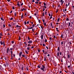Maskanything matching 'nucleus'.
Listing matches in <instances>:
<instances>
[{"mask_svg":"<svg viewBox=\"0 0 74 74\" xmlns=\"http://www.w3.org/2000/svg\"><path fill=\"white\" fill-rule=\"evenodd\" d=\"M28 47H31V45H30V44H28L27 45Z\"/></svg>","mask_w":74,"mask_h":74,"instance_id":"nucleus-15","label":"nucleus"},{"mask_svg":"<svg viewBox=\"0 0 74 74\" xmlns=\"http://www.w3.org/2000/svg\"><path fill=\"white\" fill-rule=\"evenodd\" d=\"M41 38L42 40V39H43V35L42 34L41 35Z\"/></svg>","mask_w":74,"mask_h":74,"instance_id":"nucleus-10","label":"nucleus"},{"mask_svg":"<svg viewBox=\"0 0 74 74\" xmlns=\"http://www.w3.org/2000/svg\"><path fill=\"white\" fill-rule=\"evenodd\" d=\"M7 53H8V51H9V48H7Z\"/></svg>","mask_w":74,"mask_h":74,"instance_id":"nucleus-9","label":"nucleus"},{"mask_svg":"<svg viewBox=\"0 0 74 74\" xmlns=\"http://www.w3.org/2000/svg\"><path fill=\"white\" fill-rule=\"evenodd\" d=\"M42 45H43V47H45V45L44 44H43Z\"/></svg>","mask_w":74,"mask_h":74,"instance_id":"nucleus-54","label":"nucleus"},{"mask_svg":"<svg viewBox=\"0 0 74 74\" xmlns=\"http://www.w3.org/2000/svg\"><path fill=\"white\" fill-rule=\"evenodd\" d=\"M52 15H51V17L50 18V19H52Z\"/></svg>","mask_w":74,"mask_h":74,"instance_id":"nucleus-33","label":"nucleus"},{"mask_svg":"<svg viewBox=\"0 0 74 74\" xmlns=\"http://www.w3.org/2000/svg\"><path fill=\"white\" fill-rule=\"evenodd\" d=\"M44 4L45 6H46V3H44Z\"/></svg>","mask_w":74,"mask_h":74,"instance_id":"nucleus-48","label":"nucleus"},{"mask_svg":"<svg viewBox=\"0 0 74 74\" xmlns=\"http://www.w3.org/2000/svg\"><path fill=\"white\" fill-rule=\"evenodd\" d=\"M56 31H57V32H59V31L58 30V28H56Z\"/></svg>","mask_w":74,"mask_h":74,"instance_id":"nucleus-13","label":"nucleus"},{"mask_svg":"<svg viewBox=\"0 0 74 74\" xmlns=\"http://www.w3.org/2000/svg\"><path fill=\"white\" fill-rule=\"evenodd\" d=\"M47 60V57H44V61H46Z\"/></svg>","mask_w":74,"mask_h":74,"instance_id":"nucleus-8","label":"nucleus"},{"mask_svg":"<svg viewBox=\"0 0 74 74\" xmlns=\"http://www.w3.org/2000/svg\"><path fill=\"white\" fill-rule=\"evenodd\" d=\"M19 40H21V37H20V36L19 37Z\"/></svg>","mask_w":74,"mask_h":74,"instance_id":"nucleus-62","label":"nucleus"},{"mask_svg":"<svg viewBox=\"0 0 74 74\" xmlns=\"http://www.w3.org/2000/svg\"><path fill=\"white\" fill-rule=\"evenodd\" d=\"M43 7L45 8H47V7L45 6H43Z\"/></svg>","mask_w":74,"mask_h":74,"instance_id":"nucleus-45","label":"nucleus"},{"mask_svg":"<svg viewBox=\"0 0 74 74\" xmlns=\"http://www.w3.org/2000/svg\"><path fill=\"white\" fill-rule=\"evenodd\" d=\"M69 18H66V21H69Z\"/></svg>","mask_w":74,"mask_h":74,"instance_id":"nucleus-38","label":"nucleus"},{"mask_svg":"<svg viewBox=\"0 0 74 74\" xmlns=\"http://www.w3.org/2000/svg\"><path fill=\"white\" fill-rule=\"evenodd\" d=\"M11 42H12V44H14V41H12Z\"/></svg>","mask_w":74,"mask_h":74,"instance_id":"nucleus-39","label":"nucleus"},{"mask_svg":"<svg viewBox=\"0 0 74 74\" xmlns=\"http://www.w3.org/2000/svg\"><path fill=\"white\" fill-rule=\"evenodd\" d=\"M4 59L5 60H7V59H6V58L5 57H4Z\"/></svg>","mask_w":74,"mask_h":74,"instance_id":"nucleus-50","label":"nucleus"},{"mask_svg":"<svg viewBox=\"0 0 74 74\" xmlns=\"http://www.w3.org/2000/svg\"><path fill=\"white\" fill-rule=\"evenodd\" d=\"M54 38H57L55 36H54L53 37Z\"/></svg>","mask_w":74,"mask_h":74,"instance_id":"nucleus-40","label":"nucleus"},{"mask_svg":"<svg viewBox=\"0 0 74 74\" xmlns=\"http://www.w3.org/2000/svg\"><path fill=\"white\" fill-rule=\"evenodd\" d=\"M6 65H7V66H8V63H6Z\"/></svg>","mask_w":74,"mask_h":74,"instance_id":"nucleus-58","label":"nucleus"},{"mask_svg":"<svg viewBox=\"0 0 74 74\" xmlns=\"http://www.w3.org/2000/svg\"><path fill=\"white\" fill-rule=\"evenodd\" d=\"M45 42H47V40L46 39H45Z\"/></svg>","mask_w":74,"mask_h":74,"instance_id":"nucleus-26","label":"nucleus"},{"mask_svg":"<svg viewBox=\"0 0 74 74\" xmlns=\"http://www.w3.org/2000/svg\"><path fill=\"white\" fill-rule=\"evenodd\" d=\"M26 70H27V71H29V69H28V68H27V67H26Z\"/></svg>","mask_w":74,"mask_h":74,"instance_id":"nucleus-42","label":"nucleus"},{"mask_svg":"<svg viewBox=\"0 0 74 74\" xmlns=\"http://www.w3.org/2000/svg\"><path fill=\"white\" fill-rule=\"evenodd\" d=\"M29 18L30 19H32V16H29Z\"/></svg>","mask_w":74,"mask_h":74,"instance_id":"nucleus-64","label":"nucleus"},{"mask_svg":"<svg viewBox=\"0 0 74 74\" xmlns=\"http://www.w3.org/2000/svg\"><path fill=\"white\" fill-rule=\"evenodd\" d=\"M17 5H18V6H20V4H19V3H17Z\"/></svg>","mask_w":74,"mask_h":74,"instance_id":"nucleus-30","label":"nucleus"},{"mask_svg":"<svg viewBox=\"0 0 74 74\" xmlns=\"http://www.w3.org/2000/svg\"><path fill=\"white\" fill-rule=\"evenodd\" d=\"M61 38H63V35H62V34H61Z\"/></svg>","mask_w":74,"mask_h":74,"instance_id":"nucleus-22","label":"nucleus"},{"mask_svg":"<svg viewBox=\"0 0 74 74\" xmlns=\"http://www.w3.org/2000/svg\"><path fill=\"white\" fill-rule=\"evenodd\" d=\"M60 55H62V52H60Z\"/></svg>","mask_w":74,"mask_h":74,"instance_id":"nucleus-53","label":"nucleus"},{"mask_svg":"<svg viewBox=\"0 0 74 74\" xmlns=\"http://www.w3.org/2000/svg\"><path fill=\"white\" fill-rule=\"evenodd\" d=\"M22 56H23V57H25V55H22Z\"/></svg>","mask_w":74,"mask_h":74,"instance_id":"nucleus-41","label":"nucleus"},{"mask_svg":"<svg viewBox=\"0 0 74 74\" xmlns=\"http://www.w3.org/2000/svg\"><path fill=\"white\" fill-rule=\"evenodd\" d=\"M44 14H45L43 12L42 14V16H44Z\"/></svg>","mask_w":74,"mask_h":74,"instance_id":"nucleus-46","label":"nucleus"},{"mask_svg":"<svg viewBox=\"0 0 74 74\" xmlns=\"http://www.w3.org/2000/svg\"><path fill=\"white\" fill-rule=\"evenodd\" d=\"M9 30H10V29H8V28L6 30L7 32H8V31H9Z\"/></svg>","mask_w":74,"mask_h":74,"instance_id":"nucleus-34","label":"nucleus"},{"mask_svg":"<svg viewBox=\"0 0 74 74\" xmlns=\"http://www.w3.org/2000/svg\"><path fill=\"white\" fill-rule=\"evenodd\" d=\"M22 52L21 51L19 53V56L21 57V55H22Z\"/></svg>","mask_w":74,"mask_h":74,"instance_id":"nucleus-7","label":"nucleus"},{"mask_svg":"<svg viewBox=\"0 0 74 74\" xmlns=\"http://www.w3.org/2000/svg\"><path fill=\"white\" fill-rule=\"evenodd\" d=\"M60 20V18H58V22H59V21Z\"/></svg>","mask_w":74,"mask_h":74,"instance_id":"nucleus-24","label":"nucleus"},{"mask_svg":"<svg viewBox=\"0 0 74 74\" xmlns=\"http://www.w3.org/2000/svg\"><path fill=\"white\" fill-rule=\"evenodd\" d=\"M25 52L27 54H28V51L27 50H25Z\"/></svg>","mask_w":74,"mask_h":74,"instance_id":"nucleus-14","label":"nucleus"},{"mask_svg":"<svg viewBox=\"0 0 74 74\" xmlns=\"http://www.w3.org/2000/svg\"><path fill=\"white\" fill-rule=\"evenodd\" d=\"M68 58L69 59H70V55L69 54L68 55Z\"/></svg>","mask_w":74,"mask_h":74,"instance_id":"nucleus-23","label":"nucleus"},{"mask_svg":"<svg viewBox=\"0 0 74 74\" xmlns=\"http://www.w3.org/2000/svg\"><path fill=\"white\" fill-rule=\"evenodd\" d=\"M47 12L45 11V15H47Z\"/></svg>","mask_w":74,"mask_h":74,"instance_id":"nucleus-61","label":"nucleus"},{"mask_svg":"<svg viewBox=\"0 0 74 74\" xmlns=\"http://www.w3.org/2000/svg\"><path fill=\"white\" fill-rule=\"evenodd\" d=\"M30 47H28L27 48V49L28 50H29L30 49Z\"/></svg>","mask_w":74,"mask_h":74,"instance_id":"nucleus-29","label":"nucleus"},{"mask_svg":"<svg viewBox=\"0 0 74 74\" xmlns=\"http://www.w3.org/2000/svg\"><path fill=\"white\" fill-rule=\"evenodd\" d=\"M13 49L14 50V49H15V47H13Z\"/></svg>","mask_w":74,"mask_h":74,"instance_id":"nucleus-59","label":"nucleus"},{"mask_svg":"<svg viewBox=\"0 0 74 74\" xmlns=\"http://www.w3.org/2000/svg\"><path fill=\"white\" fill-rule=\"evenodd\" d=\"M16 27H21V26H19L18 25H16Z\"/></svg>","mask_w":74,"mask_h":74,"instance_id":"nucleus-17","label":"nucleus"},{"mask_svg":"<svg viewBox=\"0 0 74 74\" xmlns=\"http://www.w3.org/2000/svg\"><path fill=\"white\" fill-rule=\"evenodd\" d=\"M60 3H61V5H62L64 3V1L63 0H60Z\"/></svg>","mask_w":74,"mask_h":74,"instance_id":"nucleus-4","label":"nucleus"},{"mask_svg":"<svg viewBox=\"0 0 74 74\" xmlns=\"http://www.w3.org/2000/svg\"><path fill=\"white\" fill-rule=\"evenodd\" d=\"M23 15H22V16L21 17V19H22V18H23Z\"/></svg>","mask_w":74,"mask_h":74,"instance_id":"nucleus-57","label":"nucleus"},{"mask_svg":"<svg viewBox=\"0 0 74 74\" xmlns=\"http://www.w3.org/2000/svg\"><path fill=\"white\" fill-rule=\"evenodd\" d=\"M32 42L33 41H32V40H30L28 42V44H32Z\"/></svg>","mask_w":74,"mask_h":74,"instance_id":"nucleus-3","label":"nucleus"},{"mask_svg":"<svg viewBox=\"0 0 74 74\" xmlns=\"http://www.w3.org/2000/svg\"><path fill=\"white\" fill-rule=\"evenodd\" d=\"M10 53H11V56L12 58V57H13L12 55H13V52L12 51H11Z\"/></svg>","mask_w":74,"mask_h":74,"instance_id":"nucleus-5","label":"nucleus"},{"mask_svg":"<svg viewBox=\"0 0 74 74\" xmlns=\"http://www.w3.org/2000/svg\"><path fill=\"white\" fill-rule=\"evenodd\" d=\"M27 39H28L29 40H30V39L29 37H28Z\"/></svg>","mask_w":74,"mask_h":74,"instance_id":"nucleus-44","label":"nucleus"},{"mask_svg":"<svg viewBox=\"0 0 74 74\" xmlns=\"http://www.w3.org/2000/svg\"><path fill=\"white\" fill-rule=\"evenodd\" d=\"M65 14H64L63 16H66V12H65Z\"/></svg>","mask_w":74,"mask_h":74,"instance_id":"nucleus-16","label":"nucleus"},{"mask_svg":"<svg viewBox=\"0 0 74 74\" xmlns=\"http://www.w3.org/2000/svg\"><path fill=\"white\" fill-rule=\"evenodd\" d=\"M3 65L4 66H5V67H6V66L5 64H4Z\"/></svg>","mask_w":74,"mask_h":74,"instance_id":"nucleus-18","label":"nucleus"},{"mask_svg":"<svg viewBox=\"0 0 74 74\" xmlns=\"http://www.w3.org/2000/svg\"><path fill=\"white\" fill-rule=\"evenodd\" d=\"M43 25H44V26H46V23H43Z\"/></svg>","mask_w":74,"mask_h":74,"instance_id":"nucleus-35","label":"nucleus"},{"mask_svg":"<svg viewBox=\"0 0 74 74\" xmlns=\"http://www.w3.org/2000/svg\"><path fill=\"white\" fill-rule=\"evenodd\" d=\"M12 8H13V10H14L15 9V8L14 6Z\"/></svg>","mask_w":74,"mask_h":74,"instance_id":"nucleus-52","label":"nucleus"},{"mask_svg":"<svg viewBox=\"0 0 74 74\" xmlns=\"http://www.w3.org/2000/svg\"><path fill=\"white\" fill-rule=\"evenodd\" d=\"M32 1L33 2H35V1L34 0H32Z\"/></svg>","mask_w":74,"mask_h":74,"instance_id":"nucleus-63","label":"nucleus"},{"mask_svg":"<svg viewBox=\"0 0 74 74\" xmlns=\"http://www.w3.org/2000/svg\"><path fill=\"white\" fill-rule=\"evenodd\" d=\"M42 21L43 23H44V20L42 19Z\"/></svg>","mask_w":74,"mask_h":74,"instance_id":"nucleus-60","label":"nucleus"},{"mask_svg":"<svg viewBox=\"0 0 74 74\" xmlns=\"http://www.w3.org/2000/svg\"><path fill=\"white\" fill-rule=\"evenodd\" d=\"M1 19L2 21H4V19H3V18L2 17L1 18Z\"/></svg>","mask_w":74,"mask_h":74,"instance_id":"nucleus-21","label":"nucleus"},{"mask_svg":"<svg viewBox=\"0 0 74 74\" xmlns=\"http://www.w3.org/2000/svg\"><path fill=\"white\" fill-rule=\"evenodd\" d=\"M10 49L11 51H12V50H14L13 49V48H10Z\"/></svg>","mask_w":74,"mask_h":74,"instance_id":"nucleus-27","label":"nucleus"},{"mask_svg":"<svg viewBox=\"0 0 74 74\" xmlns=\"http://www.w3.org/2000/svg\"><path fill=\"white\" fill-rule=\"evenodd\" d=\"M37 67H38V68L39 69H40V66H37Z\"/></svg>","mask_w":74,"mask_h":74,"instance_id":"nucleus-37","label":"nucleus"},{"mask_svg":"<svg viewBox=\"0 0 74 74\" xmlns=\"http://www.w3.org/2000/svg\"><path fill=\"white\" fill-rule=\"evenodd\" d=\"M3 28H5V24H3Z\"/></svg>","mask_w":74,"mask_h":74,"instance_id":"nucleus-31","label":"nucleus"},{"mask_svg":"<svg viewBox=\"0 0 74 74\" xmlns=\"http://www.w3.org/2000/svg\"><path fill=\"white\" fill-rule=\"evenodd\" d=\"M23 5V3H22L21 4V5Z\"/></svg>","mask_w":74,"mask_h":74,"instance_id":"nucleus-55","label":"nucleus"},{"mask_svg":"<svg viewBox=\"0 0 74 74\" xmlns=\"http://www.w3.org/2000/svg\"><path fill=\"white\" fill-rule=\"evenodd\" d=\"M71 25V24L70 23V22L69 23V26H70Z\"/></svg>","mask_w":74,"mask_h":74,"instance_id":"nucleus-47","label":"nucleus"},{"mask_svg":"<svg viewBox=\"0 0 74 74\" xmlns=\"http://www.w3.org/2000/svg\"><path fill=\"white\" fill-rule=\"evenodd\" d=\"M59 53L58 52L57 53V56H59Z\"/></svg>","mask_w":74,"mask_h":74,"instance_id":"nucleus-28","label":"nucleus"},{"mask_svg":"<svg viewBox=\"0 0 74 74\" xmlns=\"http://www.w3.org/2000/svg\"><path fill=\"white\" fill-rule=\"evenodd\" d=\"M8 26L9 27H11L12 26V23H10V24H8Z\"/></svg>","mask_w":74,"mask_h":74,"instance_id":"nucleus-6","label":"nucleus"},{"mask_svg":"<svg viewBox=\"0 0 74 74\" xmlns=\"http://www.w3.org/2000/svg\"><path fill=\"white\" fill-rule=\"evenodd\" d=\"M23 10H26V9L24 8H23V9H22V11H23Z\"/></svg>","mask_w":74,"mask_h":74,"instance_id":"nucleus-19","label":"nucleus"},{"mask_svg":"<svg viewBox=\"0 0 74 74\" xmlns=\"http://www.w3.org/2000/svg\"><path fill=\"white\" fill-rule=\"evenodd\" d=\"M49 40H52V38L51 37H50L49 38Z\"/></svg>","mask_w":74,"mask_h":74,"instance_id":"nucleus-49","label":"nucleus"},{"mask_svg":"<svg viewBox=\"0 0 74 74\" xmlns=\"http://www.w3.org/2000/svg\"><path fill=\"white\" fill-rule=\"evenodd\" d=\"M61 44L62 45V44H63V41H62L61 42Z\"/></svg>","mask_w":74,"mask_h":74,"instance_id":"nucleus-36","label":"nucleus"},{"mask_svg":"<svg viewBox=\"0 0 74 74\" xmlns=\"http://www.w3.org/2000/svg\"><path fill=\"white\" fill-rule=\"evenodd\" d=\"M0 43L1 45H3V42L2 41H0Z\"/></svg>","mask_w":74,"mask_h":74,"instance_id":"nucleus-11","label":"nucleus"},{"mask_svg":"<svg viewBox=\"0 0 74 74\" xmlns=\"http://www.w3.org/2000/svg\"><path fill=\"white\" fill-rule=\"evenodd\" d=\"M42 67L40 68V69L43 72L46 71L47 69L45 68V66L44 65H42Z\"/></svg>","mask_w":74,"mask_h":74,"instance_id":"nucleus-1","label":"nucleus"},{"mask_svg":"<svg viewBox=\"0 0 74 74\" xmlns=\"http://www.w3.org/2000/svg\"><path fill=\"white\" fill-rule=\"evenodd\" d=\"M42 52H43V53H44L45 52V51H44V50H42Z\"/></svg>","mask_w":74,"mask_h":74,"instance_id":"nucleus-51","label":"nucleus"},{"mask_svg":"<svg viewBox=\"0 0 74 74\" xmlns=\"http://www.w3.org/2000/svg\"><path fill=\"white\" fill-rule=\"evenodd\" d=\"M16 12L14 13V16H16Z\"/></svg>","mask_w":74,"mask_h":74,"instance_id":"nucleus-32","label":"nucleus"},{"mask_svg":"<svg viewBox=\"0 0 74 74\" xmlns=\"http://www.w3.org/2000/svg\"><path fill=\"white\" fill-rule=\"evenodd\" d=\"M13 19V18H11L10 19V21H11V20H12Z\"/></svg>","mask_w":74,"mask_h":74,"instance_id":"nucleus-43","label":"nucleus"},{"mask_svg":"<svg viewBox=\"0 0 74 74\" xmlns=\"http://www.w3.org/2000/svg\"><path fill=\"white\" fill-rule=\"evenodd\" d=\"M13 47H16V46L15 45H13Z\"/></svg>","mask_w":74,"mask_h":74,"instance_id":"nucleus-25","label":"nucleus"},{"mask_svg":"<svg viewBox=\"0 0 74 74\" xmlns=\"http://www.w3.org/2000/svg\"><path fill=\"white\" fill-rule=\"evenodd\" d=\"M70 5V2H67L66 3V6L67 8Z\"/></svg>","mask_w":74,"mask_h":74,"instance_id":"nucleus-2","label":"nucleus"},{"mask_svg":"<svg viewBox=\"0 0 74 74\" xmlns=\"http://www.w3.org/2000/svg\"><path fill=\"white\" fill-rule=\"evenodd\" d=\"M35 3H36V4H38V2H35Z\"/></svg>","mask_w":74,"mask_h":74,"instance_id":"nucleus-56","label":"nucleus"},{"mask_svg":"<svg viewBox=\"0 0 74 74\" xmlns=\"http://www.w3.org/2000/svg\"><path fill=\"white\" fill-rule=\"evenodd\" d=\"M58 51H60V48H59V47H58Z\"/></svg>","mask_w":74,"mask_h":74,"instance_id":"nucleus-20","label":"nucleus"},{"mask_svg":"<svg viewBox=\"0 0 74 74\" xmlns=\"http://www.w3.org/2000/svg\"><path fill=\"white\" fill-rule=\"evenodd\" d=\"M24 67L22 66V67L21 68V69L23 71V70H24Z\"/></svg>","mask_w":74,"mask_h":74,"instance_id":"nucleus-12","label":"nucleus"}]
</instances>
